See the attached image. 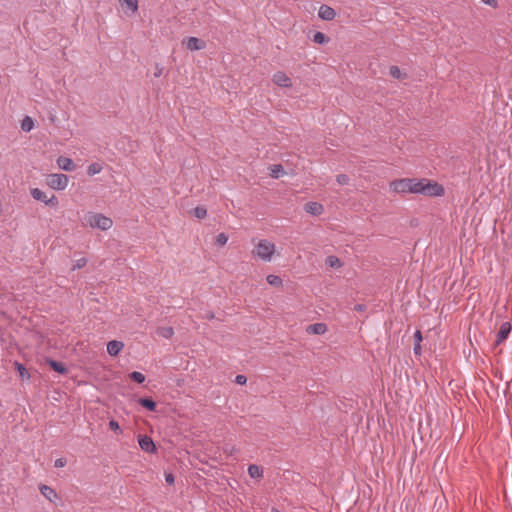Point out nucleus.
Masks as SVG:
<instances>
[{
    "label": "nucleus",
    "mask_w": 512,
    "mask_h": 512,
    "mask_svg": "<svg viewBox=\"0 0 512 512\" xmlns=\"http://www.w3.org/2000/svg\"><path fill=\"white\" fill-rule=\"evenodd\" d=\"M336 181L339 185H347L349 183V177L345 174H339L336 177Z\"/></svg>",
    "instance_id": "obj_33"
},
{
    "label": "nucleus",
    "mask_w": 512,
    "mask_h": 512,
    "mask_svg": "<svg viewBox=\"0 0 512 512\" xmlns=\"http://www.w3.org/2000/svg\"><path fill=\"white\" fill-rule=\"evenodd\" d=\"M248 474L251 478H261L263 476V469L255 464H251L248 467Z\"/></svg>",
    "instance_id": "obj_17"
},
{
    "label": "nucleus",
    "mask_w": 512,
    "mask_h": 512,
    "mask_svg": "<svg viewBox=\"0 0 512 512\" xmlns=\"http://www.w3.org/2000/svg\"><path fill=\"white\" fill-rule=\"evenodd\" d=\"M56 162L61 170L70 172L75 169V164L71 158L60 156Z\"/></svg>",
    "instance_id": "obj_12"
},
{
    "label": "nucleus",
    "mask_w": 512,
    "mask_h": 512,
    "mask_svg": "<svg viewBox=\"0 0 512 512\" xmlns=\"http://www.w3.org/2000/svg\"><path fill=\"white\" fill-rule=\"evenodd\" d=\"M227 241H228V236L225 233H220L216 237V242L221 246L225 245L227 243Z\"/></svg>",
    "instance_id": "obj_34"
},
{
    "label": "nucleus",
    "mask_w": 512,
    "mask_h": 512,
    "mask_svg": "<svg viewBox=\"0 0 512 512\" xmlns=\"http://www.w3.org/2000/svg\"><path fill=\"white\" fill-rule=\"evenodd\" d=\"M390 187L396 193H411V179L405 178L393 181Z\"/></svg>",
    "instance_id": "obj_5"
},
{
    "label": "nucleus",
    "mask_w": 512,
    "mask_h": 512,
    "mask_svg": "<svg viewBox=\"0 0 512 512\" xmlns=\"http://www.w3.org/2000/svg\"><path fill=\"white\" fill-rule=\"evenodd\" d=\"M415 343H421L422 341V334L420 330H417L414 334Z\"/></svg>",
    "instance_id": "obj_41"
},
{
    "label": "nucleus",
    "mask_w": 512,
    "mask_h": 512,
    "mask_svg": "<svg viewBox=\"0 0 512 512\" xmlns=\"http://www.w3.org/2000/svg\"><path fill=\"white\" fill-rule=\"evenodd\" d=\"M41 494L50 502L55 503L58 499L57 492L50 486L41 485L39 487Z\"/></svg>",
    "instance_id": "obj_11"
},
{
    "label": "nucleus",
    "mask_w": 512,
    "mask_h": 512,
    "mask_svg": "<svg viewBox=\"0 0 512 512\" xmlns=\"http://www.w3.org/2000/svg\"><path fill=\"white\" fill-rule=\"evenodd\" d=\"M87 264V259L82 257L80 259H77L72 267V270L80 269L84 267Z\"/></svg>",
    "instance_id": "obj_31"
},
{
    "label": "nucleus",
    "mask_w": 512,
    "mask_h": 512,
    "mask_svg": "<svg viewBox=\"0 0 512 512\" xmlns=\"http://www.w3.org/2000/svg\"><path fill=\"white\" fill-rule=\"evenodd\" d=\"M165 480H166V482L168 484H173L174 483V476L172 474H166Z\"/></svg>",
    "instance_id": "obj_43"
},
{
    "label": "nucleus",
    "mask_w": 512,
    "mask_h": 512,
    "mask_svg": "<svg viewBox=\"0 0 512 512\" xmlns=\"http://www.w3.org/2000/svg\"><path fill=\"white\" fill-rule=\"evenodd\" d=\"M14 365H15V368L17 369V371L19 372V374H20V376L22 378H26V377L28 378L29 377V374H28L26 368L21 363L15 362Z\"/></svg>",
    "instance_id": "obj_30"
},
{
    "label": "nucleus",
    "mask_w": 512,
    "mask_h": 512,
    "mask_svg": "<svg viewBox=\"0 0 512 512\" xmlns=\"http://www.w3.org/2000/svg\"><path fill=\"white\" fill-rule=\"evenodd\" d=\"M271 512H281V511L273 509Z\"/></svg>",
    "instance_id": "obj_45"
},
{
    "label": "nucleus",
    "mask_w": 512,
    "mask_h": 512,
    "mask_svg": "<svg viewBox=\"0 0 512 512\" xmlns=\"http://www.w3.org/2000/svg\"><path fill=\"white\" fill-rule=\"evenodd\" d=\"M512 326L509 322H503L500 326L499 332L497 334V340L496 344L502 343L504 340L507 339L511 332Z\"/></svg>",
    "instance_id": "obj_9"
},
{
    "label": "nucleus",
    "mask_w": 512,
    "mask_h": 512,
    "mask_svg": "<svg viewBox=\"0 0 512 512\" xmlns=\"http://www.w3.org/2000/svg\"><path fill=\"white\" fill-rule=\"evenodd\" d=\"M327 331V326L324 323H315L307 327V332L315 335H322Z\"/></svg>",
    "instance_id": "obj_15"
},
{
    "label": "nucleus",
    "mask_w": 512,
    "mask_h": 512,
    "mask_svg": "<svg viewBox=\"0 0 512 512\" xmlns=\"http://www.w3.org/2000/svg\"><path fill=\"white\" fill-rule=\"evenodd\" d=\"M138 403L149 411H154L156 409V403L150 398H140Z\"/></svg>",
    "instance_id": "obj_20"
},
{
    "label": "nucleus",
    "mask_w": 512,
    "mask_h": 512,
    "mask_svg": "<svg viewBox=\"0 0 512 512\" xmlns=\"http://www.w3.org/2000/svg\"><path fill=\"white\" fill-rule=\"evenodd\" d=\"M47 363L54 371H56L60 374L67 373V368L65 367V365L63 363L52 360V359L47 360Z\"/></svg>",
    "instance_id": "obj_16"
},
{
    "label": "nucleus",
    "mask_w": 512,
    "mask_h": 512,
    "mask_svg": "<svg viewBox=\"0 0 512 512\" xmlns=\"http://www.w3.org/2000/svg\"><path fill=\"white\" fill-rule=\"evenodd\" d=\"M266 279L271 286L279 287L282 285V279L277 275L270 274Z\"/></svg>",
    "instance_id": "obj_25"
},
{
    "label": "nucleus",
    "mask_w": 512,
    "mask_h": 512,
    "mask_svg": "<svg viewBox=\"0 0 512 512\" xmlns=\"http://www.w3.org/2000/svg\"><path fill=\"white\" fill-rule=\"evenodd\" d=\"M483 3H485L486 5H489L491 7H497L498 5V0H481Z\"/></svg>",
    "instance_id": "obj_40"
},
{
    "label": "nucleus",
    "mask_w": 512,
    "mask_h": 512,
    "mask_svg": "<svg viewBox=\"0 0 512 512\" xmlns=\"http://www.w3.org/2000/svg\"><path fill=\"white\" fill-rule=\"evenodd\" d=\"M275 251L276 246L274 243L267 239H261L255 244L252 254L264 262H270Z\"/></svg>",
    "instance_id": "obj_3"
},
{
    "label": "nucleus",
    "mask_w": 512,
    "mask_h": 512,
    "mask_svg": "<svg viewBox=\"0 0 512 512\" xmlns=\"http://www.w3.org/2000/svg\"><path fill=\"white\" fill-rule=\"evenodd\" d=\"M109 427H110V429H111V430H113V431L121 432V430H120V425H119V423H118L117 421H115V420H110V422H109Z\"/></svg>",
    "instance_id": "obj_36"
},
{
    "label": "nucleus",
    "mask_w": 512,
    "mask_h": 512,
    "mask_svg": "<svg viewBox=\"0 0 512 512\" xmlns=\"http://www.w3.org/2000/svg\"><path fill=\"white\" fill-rule=\"evenodd\" d=\"M83 225L89 226L93 229H99L101 231H107L113 226L111 218L97 212H87L84 215Z\"/></svg>",
    "instance_id": "obj_2"
},
{
    "label": "nucleus",
    "mask_w": 512,
    "mask_h": 512,
    "mask_svg": "<svg viewBox=\"0 0 512 512\" xmlns=\"http://www.w3.org/2000/svg\"><path fill=\"white\" fill-rule=\"evenodd\" d=\"M413 350L416 355H421V350H422L421 344L415 343Z\"/></svg>",
    "instance_id": "obj_42"
},
{
    "label": "nucleus",
    "mask_w": 512,
    "mask_h": 512,
    "mask_svg": "<svg viewBox=\"0 0 512 512\" xmlns=\"http://www.w3.org/2000/svg\"><path fill=\"white\" fill-rule=\"evenodd\" d=\"M129 377L137 382V383H143L145 381V375L142 374L141 372H137V371H134V372H131L129 374Z\"/></svg>",
    "instance_id": "obj_28"
},
{
    "label": "nucleus",
    "mask_w": 512,
    "mask_h": 512,
    "mask_svg": "<svg viewBox=\"0 0 512 512\" xmlns=\"http://www.w3.org/2000/svg\"><path fill=\"white\" fill-rule=\"evenodd\" d=\"M390 75L397 79H400L402 77L401 70L397 66L390 67Z\"/></svg>",
    "instance_id": "obj_32"
},
{
    "label": "nucleus",
    "mask_w": 512,
    "mask_h": 512,
    "mask_svg": "<svg viewBox=\"0 0 512 512\" xmlns=\"http://www.w3.org/2000/svg\"><path fill=\"white\" fill-rule=\"evenodd\" d=\"M140 448L148 453H153L156 451V446L153 440L148 436H141L138 440Z\"/></svg>",
    "instance_id": "obj_8"
},
{
    "label": "nucleus",
    "mask_w": 512,
    "mask_h": 512,
    "mask_svg": "<svg viewBox=\"0 0 512 512\" xmlns=\"http://www.w3.org/2000/svg\"><path fill=\"white\" fill-rule=\"evenodd\" d=\"M44 203L48 206L56 207L58 205V199L55 195H52L50 198L47 197Z\"/></svg>",
    "instance_id": "obj_35"
},
{
    "label": "nucleus",
    "mask_w": 512,
    "mask_h": 512,
    "mask_svg": "<svg viewBox=\"0 0 512 512\" xmlns=\"http://www.w3.org/2000/svg\"><path fill=\"white\" fill-rule=\"evenodd\" d=\"M327 265H329L332 268H339L341 267V261L336 256H329L326 259Z\"/></svg>",
    "instance_id": "obj_26"
},
{
    "label": "nucleus",
    "mask_w": 512,
    "mask_h": 512,
    "mask_svg": "<svg viewBox=\"0 0 512 512\" xmlns=\"http://www.w3.org/2000/svg\"><path fill=\"white\" fill-rule=\"evenodd\" d=\"M313 41L318 44H324L328 42V38L322 32H316L313 36Z\"/></svg>",
    "instance_id": "obj_27"
},
{
    "label": "nucleus",
    "mask_w": 512,
    "mask_h": 512,
    "mask_svg": "<svg viewBox=\"0 0 512 512\" xmlns=\"http://www.w3.org/2000/svg\"><path fill=\"white\" fill-rule=\"evenodd\" d=\"M411 193L441 196L444 194V188L431 180L411 178Z\"/></svg>",
    "instance_id": "obj_1"
},
{
    "label": "nucleus",
    "mask_w": 512,
    "mask_h": 512,
    "mask_svg": "<svg viewBox=\"0 0 512 512\" xmlns=\"http://www.w3.org/2000/svg\"><path fill=\"white\" fill-rule=\"evenodd\" d=\"M33 127H34V122H33L32 118H30L29 116H26L22 120L21 129L25 132H29L33 129Z\"/></svg>",
    "instance_id": "obj_24"
},
{
    "label": "nucleus",
    "mask_w": 512,
    "mask_h": 512,
    "mask_svg": "<svg viewBox=\"0 0 512 512\" xmlns=\"http://www.w3.org/2000/svg\"><path fill=\"white\" fill-rule=\"evenodd\" d=\"M235 380L237 384L243 385L246 383L247 378L244 375H237Z\"/></svg>",
    "instance_id": "obj_39"
},
{
    "label": "nucleus",
    "mask_w": 512,
    "mask_h": 512,
    "mask_svg": "<svg viewBox=\"0 0 512 512\" xmlns=\"http://www.w3.org/2000/svg\"><path fill=\"white\" fill-rule=\"evenodd\" d=\"M156 333L160 336V337H163L165 339H170L173 334H174V330L172 327L170 326H166V327H159L156 331Z\"/></svg>",
    "instance_id": "obj_18"
},
{
    "label": "nucleus",
    "mask_w": 512,
    "mask_h": 512,
    "mask_svg": "<svg viewBox=\"0 0 512 512\" xmlns=\"http://www.w3.org/2000/svg\"><path fill=\"white\" fill-rule=\"evenodd\" d=\"M103 169V166L102 164L100 163H91L88 168H87V173L90 175V176H94L96 174H99Z\"/></svg>",
    "instance_id": "obj_22"
},
{
    "label": "nucleus",
    "mask_w": 512,
    "mask_h": 512,
    "mask_svg": "<svg viewBox=\"0 0 512 512\" xmlns=\"http://www.w3.org/2000/svg\"><path fill=\"white\" fill-rule=\"evenodd\" d=\"M123 347H124V344L121 341L113 340V341L108 342L107 352L111 356H117L120 353V351L123 349Z\"/></svg>",
    "instance_id": "obj_14"
},
{
    "label": "nucleus",
    "mask_w": 512,
    "mask_h": 512,
    "mask_svg": "<svg viewBox=\"0 0 512 512\" xmlns=\"http://www.w3.org/2000/svg\"><path fill=\"white\" fill-rule=\"evenodd\" d=\"M336 13L334 11V9L330 6H327V5H322L320 8H319V12H318V16L323 19V20H332L334 19Z\"/></svg>",
    "instance_id": "obj_13"
},
{
    "label": "nucleus",
    "mask_w": 512,
    "mask_h": 512,
    "mask_svg": "<svg viewBox=\"0 0 512 512\" xmlns=\"http://www.w3.org/2000/svg\"><path fill=\"white\" fill-rule=\"evenodd\" d=\"M66 459L65 458H58L55 460L54 465L57 468H62L66 465Z\"/></svg>",
    "instance_id": "obj_37"
},
{
    "label": "nucleus",
    "mask_w": 512,
    "mask_h": 512,
    "mask_svg": "<svg viewBox=\"0 0 512 512\" xmlns=\"http://www.w3.org/2000/svg\"><path fill=\"white\" fill-rule=\"evenodd\" d=\"M270 172H271V173H270L271 177H273V178H275V179L280 178V177H281V176H283V175H284V173H285V172H284V169H283V167H282V165H280V164L272 165V166L270 167Z\"/></svg>",
    "instance_id": "obj_19"
},
{
    "label": "nucleus",
    "mask_w": 512,
    "mask_h": 512,
    "mask_svg": "<svg viewBox=\"0 0 512 512\" xmlns=\"http://www.w3.org/2000/svg\"><path fill=\"white\" fill-rule=\"evenodd\" d=\"M30 193H31V196L35 200H38V201H41V202H45L46 201V198H47L46 193L43 192L42 190H40L39 188L31 189Z\"/></svg>",
    "instance_id": "obj_21"
},
{
    "label": "nucleus",
    "mask_w": 512,
    "mask_h": 512,
    "mask_svg": "<svg viewBox=\"0 0 512 512\" xmlns=\"http://www.w3.org/2000/svg\"><path fill=\"white\" fill-rule=\"evenodd\" d=\"M163 73V67L160 66L159 64H156L155 66V71H154V76L155 77H160Z\"/></svg>",
    "instance_id": "obj_38"
},
{
    "label": "nucleus",
    "mask_w": 512,
    "mask_h": 512,
    "mask_svg": "<svg viewBox=\"0 0 512 512\" xmlns=\"http://www.w3.org/2000/svg\"><path fill=\"white\" fill-rule=\"evenodd\" d=\"M194 216L198 219H202L207 215V210L203 206H198L193 211Z\"/></svg>",
    "instance_id": "obj_29"
},
{
    "label": "nucleus",
    "mask_w": 512,
    "mask_h": 512,
    "mask_svg": "<svg viewBox=\"0 0 512 512\" xmlns=\"http://www.w3.org/2000/svg\"><path fill=\"white\" fill-rule=\"evenodd\" d=\"M122 6H126L132 13H135L138 10V1L137 0H120Z\"/></svg>",
    "instance_id": "obj_23"
},
{
    "label": "nucleus",
    "mask_w": 512,
    "mask_h": 512,
    "mask_svg": "<svg viewBox=\"0 0 512 512\" xmlns=\"http://www.w3.org/2000/svg\"><path fill=\"white\" fill-rule=\"evenodd\" d=\"M274 84H276L279 87H291L292 86V80L291 78L284 72L278 71L273 75L272 78Z\"/></svg>",
    "instance_id": "obj_6"
},
{
    "label": "nucleus",
    "mask_w": 512,
    "mask_h": 512,
    "mask_svg": "<svg viewBox=\"0 0 512 512\" xmlns=\"http://www.w3.org/2000/svg\"><path fill=\"white\" fill-rule=\"evenodd\" d=\"M47 185L54 190H64L69 183V177L65 174L53 173L46 178Z\"/></svg>",
    "instance_id": "obj_4"
},
{
    "label": "nucleus",
    "mask_w": 512,
    "mask_h": 512,
    "mask_svg": "<svg viewBox=\"0 0 512 512\" xmlns=\"http://www.w3.org/2000/svg\"><path fill=\"white\" fill-rule=\"evenodd\" d=\"M183 43L185 44L186 48L191 51L202 50L206 47V43L196 37H188L184 39Z\"/></svg>",
    "instance_id": "obj_7"
},
{
    "label": "nucleus",
    "mask_w": 512,
    "mask_h": 512,
    "mask_svg": "<svg viewBox=\"0 0 512 512\" xmlns=\"http://www.w3.org/2000/svg\"><path fill=\"white\" fill-rule=\"evenodd\" d=\"M304 210L311 215L317 216L323 213L324 208L322 204L310 201L305 204Z\"/></svg>",
    "instance_id": "obj_10"
},
{
    "label": "nucleus",
    "mask_w": 512,
    "mask_h": 512,
    "mask_svg": "<svg viewBox=\"0 0 512 512\" xmlns=\"http://www.w3.org/2000/svg\"><path fill=\"white\" fill-rule=\"evenodd\" d=\"M236 449L234 447H225L224 452L231 455Z\"/></svg>",
    "instance_id": "obj_44"
}]
</instances>
